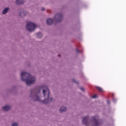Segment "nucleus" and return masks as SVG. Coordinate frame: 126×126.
Listing matches in <instances>:
<instances>
[{
  "mask_svg": "<svg viewBox=\"0 0 126 126\" xmlns=\"http://www.w3.org/2000/svg\"><path fill=\"white\" fill-rule=\"evenodd\" d=\"M21 80L22 81H25L27 85H31L35 83L36 78L31 75V74L26 72H23L21 74Z\"/></svg>",
  "mask_w": 126,
  "mask_h": 126,
  "instance_id": "obj_1",
  "label": "nucleus"
},
{
  "mask_svg": "<svg viewBox=\"0 0 126 126\" xmlns=\"http://www.w3.org/2000/svg\"><path fill=\"white\" fill-rule=\"evenodd\" d=\"M43 93L45 98H47L43 101L44 104H48L51 103L53 101V98L50 97V90L46 86L43 88Z\"/></svg>",
  "mask_w": 126,
  "mask_h": 126,
  "instance_id": "obj_2",
  "label": "nucleus"
},
{
  "mask_svg": "<svg viewBox=\"0 0 126 126\" xmlns=\"http://www.w3.org/2000/svg\"><path fill=\"white\" fill-rule=\"evenodd\" d=\"M37 25L31 22L28 23L26 26V28L27 30L29 31V32H32V31H34Z\"/></svg>",
  "mask_w": 126,
  "mask_h": 126,
  "instance_id": "obj_3",
  "label": "nucleus"
},
{
  "mask_svg": "<svg viewBox=\"0 0 126 126\" xmlns=\"http://www.w3.org/2000/svg\"><path fill=\"white\" fill-rule=\"evenodd\" d=\"M54 20L56 22V23H59V22H61V21L63 20V14L58 13L56 14L54 17Z\"/></svg>",
  "mask_w": 126,
  "mask_h": 126,
  "instance_id": "obj_4",
  "label": "nucleus"
},
{
  "mask_svg": "<svg viewBox=\"0 0 126 126\" xmlns=\"http://www.w3.org/2000/svg\"><path fill=\"white\" fill-rule=\"evenodd\" d=\"M93 122L94 123V126H100L101 123H100V120H98L96 117H93Z\"/></svg>",
  "mask_w": 126,
  "mask_h": 126,
  "instance_id": "obj_5",
  "label": "nucleus"
},
{
  "mask_svg": "<svg viewBox=\"0 0 126 126\" xmlns=\"http://www.w3.org/2000/svg\"><path fill=\"white\" fill-rule=\"evenodd\" d=\"M88 120H89V117L86 116V117H84L82 121L83 124L87 126L88 125Z\"/></svg>",
  "mask_w": 126,
  "mask_h": 126,
  "instance_id": "obj_6",
  "label": "nucleus"
},
{
  "mask_svg": "<svg viewBox=\"0 0 126 126\" xmlns=\"http://www.w3.org/2000/svg\"><path fill=\"white\" fill-rule=\"evenodd\" d=\"M39 95H40V91H39L38 93L35 94L33 96L34 101H40V97H39Z\"/></svg>",
  "mask_w": 126,
  "mask_h": 126,
  "instance_id": "obj_7",
  "label": "nucleus"
},
{
  "mask_svg": "<svg viewBox=\"0 0 126 126\" xmlns=\"http://www.w3.org/2000/svg\"><path fill=\"white\" fill-rule=\"evenodd\" d=\"M53 22H54V21H53V19H48L46 21V23L47 25H52Z\"/></svg>",
  "mask_w": 126,
  "mask_h": 126,
  "instance_id": "obj_8",
  "label": "nucleus"
},
{
  "mask_svg": "<svg viewBox=\"0 0 126 126\" xmlns=\"http://www.w3.org/2000/svg\"><path fill=\"white\" fill-rule=\"evenodd\" d=\"M3 111H9L10 107L8 105H6L2 108Z\"/></svg>",
  "mask_w": 126,
  "mask_h": 126,
  "instance_id": "obj_9",
  "label": "nucleus"
},
{
  "mask_svg": "<svg viewBox=\"0 0 126 126\" xmlns=\"http://www.w3.org/2000/svg\"><path fill=\"white\" fill-rule=\"evenodd\" d=\"M24 2V0H17L16 1V4H22Z\"/></svg>",
  "mask_w": 126,
  "mask_h": 126,
  "instance_id": "obj_10",
  "label": "nucleus"
},
{
  "mask_svg": "<svg viewBox=\"0 0 126 126\" xmlns=\"http://www.w3.org/2000/svg\"><path fill=\"white\" fill-rule=\"evenodd\" d=\"M66 111V108L65 107H62L60 108L61 113H63V112H65Z\"/></svg>",
  "mask_w": 126,
  "mask_h": 126,
  "instance_id": "obj_11",
  "label": "nucleus"
},
{
  "mask_svg": "<svg viewBox=\"0 0 126 126\" xmlns=\"http://www.w3.org/2000/svg\"><path fill=\"white\" fill-rule=\"evenodd\" d=\"M9 9V8H5L2 12V14H5V13H6V12H7V11H8Z\"/></svg>",
  "mask_w": 126,
  "mask_h": 126,
  "instance_id": "obj_12",
  "label": "nucleus"
},
{
  "mask_svg": "<svg viewBox=\"0 0 126 126\" xmlns=\"http://www.w3.org/2000/svg\"><path fill=\"white\" fill-rule=\"evenodd\" d=\"M37 35V38H40L42 37V36H43V35L42 34V33L41 32H38L36 33Z\"/></svg>",
  "mask_w": 126,
  "mask_h": 126,
  "instance_id": "obj_13",
  "label": "nucleus"
},
{
  "mask_svg": "<svg viewBox=\"0 0 126 126\" xmlns=\"http://www.w3.org/2000/svg\"><path fill=\"white\" fill-rule=\"evenodd\" d=\"M26 15V14L25 13V11H23V12L20 13V16H22V17L25 16Z\"/></svg>",
  "mask_w": 126,
  "mask_h": 126,
  "instance_id": "obj_14",
  "label": "nucleus"
},
{
  "mask_svg": "<svg viewBox=\"0 0 126 126\" xmlns=\"http://www.w3.org/2000/svg\"><path fill=\"white\" fill-rule=\"evenodd\" d=\"M96 89L99 91V92H103V89L99 87H97Z\"/></svg>",
  "mask_w": 126,
  "mask_h": 126,
  "instance_id": "obj_15",
  "label": "nucleus"
},
{
  "mask_svg": "<svg viewBox=\"0 0 126 126\" xmlns=\"http://www.w3.org/2000/svg\"><path fill=\"white\" fill-rule=\"evenodd\" d=\"M31 94H35V90H32L31 91Z\"/></svg>",
  "mask_w": 126,
  "mask_h": 126,
  "instance_id": "obj_16",
  "label": "nucleus"
},
{
  "mask_svg": "<svg viewBox=\"0 0 126 126\" xmlns=\"http://www.w3.org/2000/svg\"><path fill=\"white\" fill-rule=\"evenodd\" d=\"M18 124L17 123H13L12 126H17Z\"/></svg>",
  "mask_w": 126,
  "mask_h": 126,
  "instance_id": "obj_17",
  "label": "nucleus"
},
{
  "mask_svg": "<svg viewBox=\"0 0 126 126\" xmlns=\"http://www.w3.org/2000/svg\"><path fill=\"white\" fill-rule=\"evenodd\" d=\"M92 98H93L94 99H95V98H97L96 95H94L92 96Z\"/></svg>",
  "mask_w": 126,
  "mask_h": 126,
  "instance_id": "obj_18",
  "label": "nucleus"
},
{
  "mask_svg": "<svg viewBox=\"0 0 126 126\" xmlns=\"http://www.w3.org/2000/svg\"><path fill=\"white\" fill-rule=\"evenodd\" d=\"M76 51L77 53H80V52H81L80 50H79L78 49H76Z\"/></svg>",
  "mask_w": 126,
  "mask_h": 126,
  "instance_id": "obj_19",
  "label": "nucleus"
},
{
  "mask_svg": "<svg viewBox=\"0 0 126 126\" xmlns=\"http://www.w3.org/2000/svg\"><path fill=\"white\" fill-rule=\"evenodd\" d=\"M80 89L83 91V92H84V89H83V88H81Z\"/></svg>",
  "mask_w": 126,
  "mask_h": 126,
  "instance_id": "obj_20",
  "label": "nucleus"
},
{
  "mask_svg": "<svg viewBox=\"0 0 126 126\" xmlns=\"http://www.w3.org/2000/svg\"><path fill=\"white\" fill-rule=\"evenodd\" d=\"M44 10H45V8H44V7L42 8L41 11H44Z\"/></svg>",
  "mask_w": 126,
  "mask_h": 126,
  "instance_id": "obj_21",
  "label": "nucleus"
},
{
  "mask_svg": "<svg viewBox=\"0 0 126 126\" xmlns=\"http://www.w3.org/2000/svg\"><path fill=\"white\" fill-rule=\"evenodd\" d=\"M107 104H110V100H107Z\"/></svg>",
  "mask_w": 126,
  "mask_h": 126,
  "instance_id": "obj_22",
  "label": "nucleus"
},
{
  "mask_svg": "<svg viewBox=\"0 0 126 126\" xmlns=\"http://www.w3.org/2000/svg\"><path fill=\"white\" fill-rule=\"evenodd\" d=\"M58 56H59V57H61V55H59Z\"/></svg>",
  "mask_w": 126,
  "mask_h": 126,
  "instance_id": "obj_23",
  "label": "nucleus"
}]
</instances>
